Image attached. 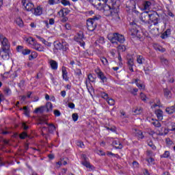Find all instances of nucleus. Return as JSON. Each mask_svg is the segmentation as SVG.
Wrapping results in <instances>:
<instances>
[{"label":"nucleus","instance_id":"c9c22d12","mask_svg":"<svg viewBox=\"0 0 175 175\" xmlns=\"http://www.w3.org/2000/svg\"><path fill=\"white\" fill-rule=\"evenodd\" d=\"M62 50H63V51H65L66 53H68V51H69V44H68L66 42H63V46L62 48Z\"/></svg>","mask_w":175,"mask_h":175},{"label":"nucleus","instance_id":"de8ad7c7","mask_svg":"<svg viewBox=\"0 0 175 175\" xmlns=\"http://www.w3.org/2000/svg\"><path fill=\"white\" fill-rule=\"evenodd\" d=\"M24 46L21 45H18L16 46V51L17 53H21L23 54V51H24Z\"/></svg>","mask_w":175,"mask_h":175},{"label":"nucleus","instance_id":"c756f323","mask_svg":"<svg viewBox=\"0 0 175 175\" xmlns=\"http://www.w3.org/2000/svg\"><path fill=\"white\" fill-rule=\"evenodd\" d=\"M153 122H151L152 125H154L156 128H161L162 126V124H161V122L158 120H154L152 119Z\"/></svg>","mask_w":175,"mask_h":175},{"label":"nucleus","instance_id":"f704fd0d","mask_svg":"<svg viewBox=\"0 0 175 175\" xmlns=\"http://www.w3.org/2000/svg\"><path fill=\"white\" fill-rule=\"evenodd\" d=\"M38 57V53L33 51L31 55L29 56V61H32V59H35V58Z\"/></svg>","mask_w":175,"mask_h":175},{"label":"nucleus","instance_id":"f3484780","mask_svg":"<svg viewBox=\"0 0 175 175\" xmlns=\"http://www.w3.org/2000/svg\"><path fill=\"white\" fill-rule=\"evenodd\" d=\"M127 65L129 70L133 72V65H135V63H133V58L127 59Z\"/></svg>","mask_w":175,"mask_h":175},{"label":"nucleus","instance_id":"9d476101","mask_svg":"<svg viewBox=\"0 0 175 175\" xmlns=\"http://www.w3.org/2000/svg\"><path fill=\"white\" fill-rule=\"evenodd\" d=\"M107 39L112 44H117V33H109Z\"/></svg>","mask_w":175,"mask_h":175},{"label":"nucleus","instance_id":"4c0bfd02","mask_svg":"<svg viewBox=\"0 0 175 175\" xmlns=\"http://www.w3.org/2000/svg\"><path fill=\"white\" fill-rule=\"evenodd\" d=\"M49 5H58V3H61V0H49Z\"/></svg>","mask_w":175,"mask_h":175},{"label":"nucleus","instance_id":"338daca9","mask_svg":"<svg viewBox=\"0 0 175 175\" xmlns=\"http://www.w3.org/2000/svg\"><path fill=\"white\" fill-rule=\"evenodd\" d=\"M42 43L44 44H45V46H48V47L51 46V42H49L48 41H46L45 40H44V42Z\"/></svg>","mask_w":175,"mask_h":175},{"label":"nucleus","instance_id":"9b49d317","mask_svg":"<svg viewBox=\"0 0 175 175\" xmlns=\"http://www.w3.org/2000/svg\"><path fill=\"white\" fill-rule=\"evenodd\" d=\"M96 73L97 75V77L101 79L102 83H106L107 81V78L100 70L98 69L96 70Z\"/></svg>","mask_w":175,"mask_h":175},{"label":"nucleus","instance_id":"2eb2a0df","mask_svg":"<svg viewBox=\"0 0 175 175\" xmlns=\"http://www.w3.org/2000/svg\"><path fill=\"white\" fill-rule=\"evenodd\" d=\"M33 14L35 16H41V14L43 13V8L40 6H38L36 8L33 9Z\"/></svg>","mask_w":175,"mask_h":175},{"label":"nucleus","instance_id":"0e129e2a","mask_svg":"<svg viewBox=\"0 0 175 175\" xmlns=\"http://www.w3.org/2000/svg\"><path fill=\"white\" fill-rule=\"evenodd\" d=\"M76 75L77 76H81L82 73H81V70L79 69V68H77V70H76Z\"/></svg>","mask_w":175,"mask_h":175},{"label":"nucleus","instance_id":"39448f33","mask_svg":"<svg viewBox=\"0 0 175 175\" xmlns=\"http://www.w3.org/2000/svg\"><path fill=\"white\" fill-rule=\"evenodd\" d=\"M87 29L90 32H94L95 29H96V27H98V23L91 19H88L86 21Z\"/></svg>","mask_w":175,"mask_h":175},{"label":"nucleus","instance_id":"412c9836","mask_svg":"<svg viewBox=\"0 0 175 175\" xmlns=\"http://www.w3.org/2000/svg\"><path fill=\"white\" fill-rule=\"evenodd\" d=\"M172 33V29H167L166 31L163 32V33L161 34V39H166V38H169L170 36V34Z\"/></svg>","mask_w":175,"mask_h":175},{"label":"nucleus","instance_id":"c85d7f7f","mask_svg":"<svg viewBox=\"0 0 175 175\" xmlns=\"http://www.w3.org/2000/svg\"><path fill=\"white\" fill-rule=\"evenodd\" d=\"M59 13H62V17H65V16H68L69 13H70V10L67 8L62 9L59 11Z\"/></svg>","mask_w":175,"mask_h":175},{"label":"nucleus","instance_id":"3c124183","mask_svg":"<svg viewBox=\"0 0 175 175\" xmlns=\"http://www.w3.org/2000/svg\"><path fill=\"white\" fill-rule=\"evenodd\" d=\"M88 79L89 81H91L92 83H94L95 81V77H94V75H92V74H89L88 76Z\"/></svg>","mask_w":175,"mask_h":175},{"label":"nucleus","instance_id":"8fccbe9b","mask_svg":"<svg viewBox=\"0 0 175 175\" xmlns=\"http://www.w3.org/2000/svg\"><path fill=\"white\" fill-rule=\"evenodd\" d=\"M146 156H147V158H151L154 157V152H152V150H147Z\"/></svg>","mask_w":175,"mask_h":175},{"label":"nucleus","instance_id":"13d9d810","mask_svg":"<svg viewBox=\"0 0 175 175\" xmlns=\"http://www.w3.org/2000/svg\"><path fill=\"white\" fill-rule=\"evenodd\" d=\"M101 98L107 100V99L109 98V94H107L105 92H103V93H101Z\"/></svg>","mask_w":175,"mask_h":175},{"label":"nucleus","instance_id":"393cba45","mask_svg":"<svg viewBox=\"0 0 175 175\" xmlns=\"http://www.w3.org/2000/svg\"><path fill=\"white\" fill-rule=\"evenodd\" d=\"M81 163L82 165H83V166H85V167H88V169H91L92 170H94V169H95V167H94V165H92L90 162L87 161V160L82 161Z\"/></svg>","mask_w":175,"mask_h":175},{"label":"nucleus","instance_id":"f03ea898","mask_svg":"<svg viewBox=\"0 0 175 175\" xmlns=\"http://www.w3.org/2000/svg\"><path fill=\"white\" fill-rule=\"evenodd\" d=\"M129 31L132 36H136L138 39H142V35L139 31V25L136 23H130Z\"/></svg>","mask_w":175,"mask_h":175},{"label":"nucleus","instance_id":"f8f14e48","mask_svg":"<svg viewBox=\"0 0 175 175\" xmlns=\"http://www.w3.org/2000/svg\"><path fill=\"white\" fill-rule=\"evenodd\" d=\"M125 42V37L122 34H120L119 33H116V44H118V43L122 44Z\"/></svg>","mask_w":175,"mask_h":175},{"label":"nucleus","instance_id":"4d7b16f0","mask_svg":"<svg viewBox=\"0 0 175 175\" xmlns=\"http://www.w3.org/2000/svg\"><path fill=\"white\" fill-rule=\"evenodd\" d=\"M100 18V16H93L92 18H89L88 20H92V21H94L95 23H96V21H98V20H99Z\"/></svg>","mask_w":175,"mask_h":175},{"label":"nucleus","instance_id":"5701e85b","mask_svg":"<svg viewBox=\"0 0 175 175\" xmlns=\"http://www.w3.org/2000/svg\"><path fill=\"white\" fill-rule=\"evenodd\" d=\"M155 114H156L158 120H163V111L161 109L156 110Z\"/></svg>","mask_w":175,"mask_h":175},{"label":"nucleus","instance_id":"20e7f679","mask_svg":"<svg viewBox=\"0 0 175 175\" xmlns=\"http://www.w3.org/2000/svg\"><path fill=\"white\" fill-rule=\"evenodd\" d=\"M139 18L143 24H151V22L149 21L150 18V14L148 12H144L140 14Z\"/></svg>","mask_w":175,"mask_h":175},{"label":"nucleus","instance_id":"09e8293b","mask_svg":"<svg viewBox=\"0 0 175 175\" xmlns=\"http://www.w3.org/2000/svg\"><path fill=\"white\" fill-rule=\"evenodd\" d=\"M118 50H119V51H122V53H124V51L126 50V47L125 46V45H118Z\"/></svg>","mask_w":175,"mask_h":175},{"label":"nucleus","instance_id":"7ed1b4c3","mask_svg":"<svg viewBox=\"0 0 175 175\" xmlns=\"http://www.w3.org/2000/svg\"><path fill=\"white\" fill-rule=\"evenodd\" d=\"M0 42L1 46L0 49L10 50V42L6 37L1 35L0 36Z\"/></svg>","mask_w":175,"mask_h":175},{"label":"nucleus","instance_id":"680f3d73","mask_svg":"<svg viewBox=\"0 0 175 175\" xmlns=\"http://www.w3.org/2000/svg\"><path fill=\"white\" fill-rule=\"evenodd\" d=\"M53 113L55 117H59V116H61V112L58 109L54 110Z\"/></svg>","mask_w":175,"mask_h":175},{"label":"nucleus","instance_id":"aec40b11","mask_svg":"<svg viewBox=\"0 0 175 175\" xmlns=\"http://www.w3.org/2000/svg\"><path fill=\"white\" fill-rule=\"evenodd\" d=\"M46 125L48 126V131L49 133H54L55 131V126L53 123L45 122Z\"/></svg>","mask_w":175,"mask_h":175},{"label":"nucleus","instance_id":"79ce46f5","mask_svg":"<svg viewBox=\"0 0 175 175\" xmlns=\"http://www.w3.org/2000/svg\"><path fill=\"white\" fill-rule=\"evenodd\" d=\"M100 61L105 66H107V65H109V62L107 61V59L105 57H100Z\"/></svg>","mask_w":175,"mask_h":175},{"label":"nucleus","instance_id":"cd10ccee","mask_svg":"<svg viewBox=\"0 0 175 175\" xmlns=\"http://www.w3.org/2000/svg\"><path fill=\"white\" fill-rule=\"evenodd\" d=\"M64 45V41L61 42H55V49L56 50H62Z\"/></svg>","mask_w":175,"mask_h":175},{"label":"nucleus","instance_id":"c03bdc74","mask_svg":"<svg viewBox=\"0 0 175 175\" xmlns=\"http://www.w3.org/2000/svg\"><path fill=\"white\" fill-rule=\"evenodd\" d=\"M107 102L108 105H109V106H114V105L116 104V101L114 100V99L110 98L107 99Z\"/></svg>","mask_w":175,"mask_h":175},{"label":"nucleus","instance_id":"e2e57ef3","mask_svg":"<svg viewBox=\"0 0 175 175\" xmlns=\"http://www.w3.org/2000/svg\"><path fill=\"white\" fill-rule=\"evenodd\" d=\"M140 98H141L142 100H143L144 102H146V94H144V93L141 92V94H140Z\"/></svg>","mask_w":175,"mask_h":175},{"label":"nucleus","instance_id":"1a4fd4ad","mask_svg":"<svg viewBox=\"0 0 175 175\" xmlns=\"http://www.w3.org/2000/svg\"><path fill=\"white\" fill-rule=\"evenodd\" d=\"M10 50L9 49H0V57L3 59V61H8L10 58L9 55Z\"/></svg>","mask_w":175,"mask_h":175},{"label":"nucleus","instance_id":"2f4dec72","mask_svg":"<svg viewBox=\"0 0 175 175\" xmlns=\"http://www.w3.org/2000/svg\"><path fill=\"white\" fill-rule=\"evenodd\" d=\"M16 23L17 25H18V27H20L21 28H23V27H24V22L21 17L16 18Z\"/></svg>","mask_w":175,"mask_h":175},{"label":"nucleus","instance_id":"774afa93","mask_svg":"<svg viewBox=\"0 0 175 175\" xmlns=\"http://www.w3.org/2000/svg\"><path fill=\"white\" fill-rule=\"evenodd\" d=\"M68 107H70V109H75V103H68Z\"/></svg>","mask_w":175,"mask_h":175},{"label":"nucleus","instance_id":"bf43d9fd","mask_svg":"<svg viewBox=\"0 0 175 175\" xmlns=\"http://www.w3.org/2000/svg\"><path fill=\"white\" fill-rule=\"evenodd\" d=\"M148 146H149V147H151L152 148V150H157V146H155V145H154V144L152 143V142H150L148 144Z\"/></svg>","mask_w":175,"mask_h":175},{"label":"nucleus","instance_id":"72a5a7b5","mask_svg":"<svg viewBox=\"0 0 175 175\" xmlns=\"http://www.w3.org/2000/svg\"><path fill=\"white\" fill-rule=\"evenodd\" d=\"M165 111L166 113H167V114H173V113H174L175 111V109L174 108L173 106H171V107H167L165 109Z\"/></svg>","mask_w":175,"mask_h":175},{"label":"nucleus","instance_id":"473e14b6","mask_svg":"<svg viewBox=\"0 0 175 175\" xmlns=\"http://www.w3.org/2000/svg\"><path fill=\"white\" fill-rule=\"evenodd\" d=\"M146 161L148 165H155V159L152 157H146Z\"/></svg>","mask_w":175,"mask_h":175},{"label":"nucleus","instance_id":"ddd939ff","mask_svg":"<svg viewBox=\"0 0 175 175\" xmlns=\"http://www.w3.org/2000/svg\"><path fill=\"white\" fill-rule=\"evenodd\" d=\"M49 65L52 70H57V69H58V62L55 60L51 59L49 61Z\"/></svg>","mask_w":175,"mask_h":175},{"label":"nucleus","instance_id":"6e6552de","mask_svg":"<svg viewBox=\"0 0 175 175\" xmlns=\"http://www.w3.org/2000/svg\"><path fill=\"white\" fill-rule=\"evenodd\" d=\"M23 6L26 9L27 12H32L35 5L27 0H22Z\"/></svg>","mask_w":175,"mask_h":175},{"label":"nucleus","instance_id":"4be33fe9","mask_svg":"<svg viewBox=\"0 0 175 175\" xmlns=\"http://www.w3.org/2000/svg\"><path fill=\"white\" fill-rule=\"evenodd\" d=\"M135 84H136L137 87L139 88V90H144V85L142 83V81L139 79H135Z\"/></svg>","mask_w":175,"mask_h":175},{"label":"nucleus","instance_id":"7c9ffc66","mask_svg":"<svg viewBox=\"0 0 175 175\" xmlns=\"http://www.w3.org/2000/svg\"><path fill=\"white\" fill-rule=\"evenodd\" d=\"M172 92L169 89H164V96L167 98V99H170L172 98Z\"/></svg>","mask_w":175,"mask_h":175},{"label":"nucleus","instance_id":"69168bd1","mask_svg":"<svg viewBox=\"0 0 175 175\" xmlns=\"http://www.w3.org/2000/svg\"><path fill=\"white\" fill-rule=\"evenodd\" d=\"M137 91H139V89H137V88H134V89L133 90V91H131V94H132L133 95L136 96V95H137Z\"/></svg>","mask_w":175,"mask_h":175},{"label":"nucleus","instance_id":"f257e3e1","mask_svg":"<svg viewBox=\"0 0 175 175\" xmlns=\"http://www.w3.org/2000/svg\"><path fill=\"white\" fill-rule=\"evenodd\" d=\"M118 12H120V8L116 5V4L112 3L111 5L109 4H105L103 7V13L105 16H118Z\"/></svg>","mask_w":175,"mask_h":175},{"label":"nucleus","instance_id":"a878e982","mask_svg":"<svg viewBox=\"0 0 175 175\" xmlns=\"http://www.w3.org/2000/svg\"><path fill=\"white\" fill-rule=\"evenodd\" d=\"M44 107H45L46 113H49V111H53V104L51 102L46 103V105L44 106Z\"/></svg>","mask_w":175,"mask_h":175},{"label":"nucleus","instance_id":"49530a36","mask_svg":"<svg viewBox=\"0 0 175 175\" xmlns=\"http://www.w3.org/2000/svg\"><path fill=\"white\" fill-rule=\"evenodd\" d=\"M22 54L23 55H29V54H31V49L25 48V49H23Z\"/></svg>","mask_w":175,"mask_h":175},{"label":"nucleus","instance_id":"e433bc0d","mask_svg":"<svg viewBox=\"0 0 175 175\" xmlns=\"http://www.w3.org/2000/svg\"><path fill=\"white\" fill-rule=\"evenodd\" d=\"M26 42L29 43V44H31V46H33V43H36V41H35V39L32 37L27 38Z\"/></svg>","mask_w":175,"mask_h":175},{"label":"nucleus","instance_id":"052dcab7","mask_svg":"<svg viewBox=\"0 0 175 175\" xmlns=\"http://www.w3.org/2000/svg\"><path fill=\"white\" fill-rule=\"evenodd\" d=\"M66 29H67L68 31H70V29H72V25H70V23H66V25H64Z\"/></svg>","mask_w":175,"mask_h":175},{"label":"nucleus","instance_id":"6e6d98bb","mask_svg":"<svg viewBox=\"0 0 175 175\" xmlns=\"http://www.w3.org/2000/svg\"><path fill=\"white\" fill-rule=\"evenodd\" d=\"M72 120L75 122L79 120V115L77 113H73L72 115Z\"/></svg>","mask_w":175,"mask_h":175},{"label":"nucleus","instance_id":"0eeeda50","mask_svg":"<svg viewBox=\"0 0 175 175\" xmlns=\"http://www.w3.org/2000/svg\"><path fill=\"white\" fill-rule=\"evenodd\" d=\"M83 39H84V33H83L82 31L79 32L77 36H75V42H78L81 46H85V42L83 41Z\"/></svg>","mask_w":175,"mask_h":175},{"label":"nucleus","instance_id":"603ef678","mask_svg":"<svg viewBox=\"0 0 175 175\" xmlns=\"http://www.w3.org/2000/svg\"><path fill=\"white\" fill-rule=\"evenodd\" d=\"M136 135L137 137H139V139H143L144 137V135H143V132H142V131H137Z\"/></svg>","mask_w":175,"mask_h":175},{"label":"nucleus","instance_id":"423d86ee","mask_svg":"<svg viewBox=\"0 0 175 175\" xmlns=\"http://www.w3.org/2000/svg\"><path fill=\"white\" fill-rule=\"evenodd\" d=\"M149 21L153 23L154 25H158V21H159V15L157 12H153L152 14H149Z\"/></svg>","mask_w":175,"mask_h":175},{"label":"nucleus","instance_id":"6ab92c4d","mask_svg":"<svg viewBox=\"0 0 175 175\" xmlns=\"http://www.w3.org/2000/svg\"><path fill=\"white\" fill-rule=\"evenodd\" d=\"M112 145L115 148H117L118 150H121L122 148V144H121V142L119 140H114L112 142Z\"/></svg>","mask_w":175,"mask_h":175},{"label":"nucleus","instance_id":"5fc2aeb1","mask_svg":"<svg viewBox=\"0 0 175 175\" xmlns=\"http://www.w3.org/2000/svg\"><path fill=\"white\" fill-rule=\"evenodd\" d=\"M25 85V81L22 79L20 83H18L19 88H23Z\"/></svg>","mask_w":175,"mask_h":175},{"label":"nucleus","instance_id":"37998d69","mask_svg":"<svg viewBox=\"0 0 175 175\" xmlns=\"http://www.w3.org/2000/svg\"><path fill=\"white\" fill-rule=\"evenodd\" d=\"M3 92L5 95H10V94H12V90L8 87H5L3 90Z\"/></svg>","mask_w":175,"mask_h":175},{"label":"nucleus","instance_id":"a211bd4d","mask_svg":"<svg viewBox=\"0 0 175 175\" xmlns=\"http://www.w3.org/2000/svg\"><path fill=\"white\" fill-rule=\"evenodd\" d=\"M33 49L37 51H44V47L36 42L33 44Z\"/></svg>","mask_w":175,"mask_h":175},{"label":"nucleus","instance_id":"864d4df0","mask_svg":"<svg viewBox=\"0 0 175 175\" xmlns=\"http://www.w3.org/2000/svg\"><path fill=\"white\" fill-rule=\"evenodd\" d=\"M20 139H24L25 137H28V134L26 132H23L19 135Z\"/></svg>","mask_w":175,"mask_h":175},{"label":"nucleus","instance_id":"a18cd8bd","mask_svg":"<svg viewBox=\"0 0 175 175\" xmlns=\"http://www.w3.org/2000/svg\"><path fill=\"white\" fill-rule=\"evenodd\" d=\"M60 3H62L64 6H70V1L68 0H60Z\"/></svg>","mask_w":175,"mask_h":175},{"label":"nucleus","instance_id":"dca6fc26","mask_svg":"<svg viewBox=\"0 0 175 175\" xmlns=\"http://www.w3.org/2000/svg\"><path fill=\"white\" fill-rule=\"evenodd\" d=\"M151 5H152L151 1H144L142 3L144 10H149L150 8H151Z\"/></svg>","mask_w":175,"mask_h":175},{"label":"nucleus","instance_id":"58836bf2","mask_svg":"<svg viewBox=\"0 0 175 175\" xmlns=\"http://www.w3.org/2000/svg\"><path fill=\"white\" fill-rule=\"evenodd\" d=\"M143 61H144V57L142 55H137V62L139 65L143 64Z\"/></svg>","mask_w":175,"mask_h":175},{"label":"nucleus","instance_id":"b1692460","mask_svg":"<svg viewBox=\"0 0 175 175\" xmlns=\"http://www.w3.org/2000/svg\"><path fill=\"white\" fill-rule=\"evenodd\" d=\"M153 48L154 49V50H156L157 51H161V53H165V51H166V49L162 46H161L159 44H153Z\"/></svg>","mask_w":175,"mask_h":175},{"label":"nucleus","instance_id":"ea45409f","mask_svg":"<svg viewBox=\"0 0 175 175\" xmlns=\"http://www.w3.org/2000/svg\"><path fill=\"white\" fill-rule=\"evenodd\" d=\"M161 107V100L159 98H156V103L152 105V108L155 109V107Z\"/></svg>","mask_w":175,"mask_h":175},{"label":"nucleus","instance_id":"bb28decb","mask_svg":"<svg viewBox=\"0 0 175 175\" xmlns=\"http://www.w3.org/2000/svg\"><path fill=\"white\" fill-rule=\"evenodd\" d=\"M44 110H46V107L41 106L40 107L36 108L34 111V113H40V114H43V113H44Z\"/></svg>","mask_w":175,"mask_h":175},{"label":"nucleus","instance_id":"4468645a","mask_svg":"<svg viewBox=\"0 0 175 175\" xmlns=\"http://www.w3.org/2000/svg\"><path fill=\"white\" fill-rule=\"evenodd\" d=\"M62 72L63 79H64L65 81H69V77H68V71L66 70V67L63 66L62 68Z\"/></svg>","mask_w":175,"mask_h":175},{"label":"nucleus","instance_id":"a19ab883","mask_svg":"<svg viewBox=\"0 0 175 175\" xmlns=\"http://www.w3.org/2000/svg\"><path fill=\"white\" fill-rule=\"evenodd\" d=\"M170 157V152L165 150L163 154L160 155V158H169Z\"/></svg>","mask_w":175,"mask_h":175}]
</instances>
